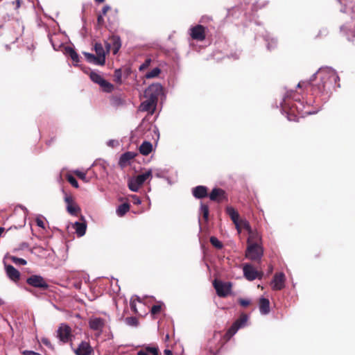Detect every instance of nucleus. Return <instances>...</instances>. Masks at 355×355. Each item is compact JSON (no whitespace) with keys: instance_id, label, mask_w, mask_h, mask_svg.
Returning <instances> with one entry per match:
<instances>
[{"instance_id":"f257e3e1","label":"nucleus","mask_w":355,"mask_h":355,"mask_svg":"<svg viewBox=\"0 0 355 355\" xmlns=\"http://www.w3.org/2000/svg\"><path fill=\"white\" fill-rule=\"evenodd\" d=\"M314 79L309 81H301L297 84L298 88L311 89L313 94H327L334 84L339 81L340 78L336 72L331 69H324L318 71L314 76Z\"/></svg>"},{"instance_id":"f03ea898","label":"nucleus","mask_w":355,"mask_h":355,"mask_svg":"<svg viewBox=\"0 0 355 355\" xmlns=\"http://www.w3.org/2000/svg\"><path fill=\"white\" fill-rule=\"evenodd\" d=\"M290 99H292L295 102H297L300 106L302 105V104L300 101V98L298 94L293 91L288 92L286 97L283 101V108L285 110H288V119L289 121H297V115L302 114V107H299L296 103L294 105H290V103L288 102Z\"/></svg>"},{"instance_id":"7ed1b4c3","label":"nucleus","mask_w":355,"mask_h":355,"mask_svg":"<svg viewBox=\"0 0 355 355\" xmlns=\"http://www.w3.org/2000/svg\"><path fill=\"white\" fill-rule=\"evenodd\" d=\"M152 177V171L148 170L142 174L137 175L128 182V187L132 191H138L139 188L149 178Z\"/></svg>"},{"instance_id":"20e7f679","label":"nucleus","mask_w":355,"mask_h":355,"mask_svg":"<svg viewBox=\"0 0 355 355\" xmlns=\"http://www.w3.org/2000/svg\"><path fill=\"white\" fill-rule=\"evenodd\" d=\"M263 254V248L258 243L248 244L245 252L246 258L254 261H260Z\"/></svg>"},{"instance_id":"39448f33","label":"nucleus","mask_w":355,"mask_h":355,"mask_svg":"<svg viewBox=\"0 0 355 355\" xmlns=\"http://www.w3.org/2000/svg\"><path fill=\"white\" fill-rule=\"evenodd\" d=\"M248 318V317L246 314L242 313L225 334L224 339L226 341L229 340L241 327L245 324Z\"/></svg>"},{"instance_id":"423d86ee","label":"nucleus","mask_w":355,"mask_h":355,"mask_svg":"<svg viewBox=\"0 0 355 355\" xmlns=\"http://www.w3.org/2000/svg\"><path fill=\"white\" fill-rule=\"evenodd\" d=\"M340 31L349 42L355 44V18L341 26Z\"/></svg>"},{"instance_id":"0eeeda50","label":"nucleus","mask_w":355,"mask_h":355,"mask_svg":"<svg viewBox=\"0 0 355 355\" xmlns=\"http://www.w3.org/2000/svg\"><path fill=\"white\" fill-rule=\"evenodd\" d=\"M89 77L94 83L99 85L104 92L110 93L113 91L114 85L105 80L100 74L92 71Z\"/></svg>"},{"instance_id":"6e6552de","label":"nucleus","mask_w":355,"mask_h":355,"mask_svg":"<svg viewBox=\"0 0 355 355\" xmlns=\"http://www.w3.org/2000/svg\"><path fill=\"white\" fill-rule=\"evenodd\" d=\"M162 91L163 87L160 84H152L145 90L144 96L146 98L157 102L158 97L162 94Z\"/></svg>"},{"instance_id":"1a4fd4ad","label":"nucleus","mask_w":355,"mask_h":355,"mask_svg":"<svg viewBox=\"0 0 355 355\" xmlns=\"http://www.w3.org/2000/svg\"><path fill=\"white\" fill-rule=\"evenodd\" d=\"M213 286L216 291V293L219 297H226L229 295L232 288L230 282H223L220 280L215 279Z\"/></svg>"},{"instance_id":"9d476101","label":"nucleus","mask_w":355,"mask_h":355,"mask_svg":"<svg viewBox=\"0 0 355 355\" xmlns=\"http://www.w3.org/2000/svg\"><path fill=\"white\" fill-rule=\"evenodd\" d=\"M73 336L71 327L64 323H62L57 330V337L63 343L69 342Z\"/></svg>"},{"instance_id":"9b49d317","label":"nucleus","mask_w":355,"mask_h":355,"mask_svg":"<svg viewBox=\"0 0 355 355\" xmlns=\"http://www.w3.org/2000/svg\"><path fill=\"white\" fill-rule=\"evenodd\" d=\"M243 275L248 281L261 279L263 272L257 270L251 264L246 263L243 267Z\"/></svg>"},{"instance_id":"f8f14e48","label":"nucleus","mask_w":355,"mask_h":355,"mask_svg":"<svg viewBox=\"0 0 355 355\" xmlns=\"http://www.w3.org/2000/svg\"><path fill=\"white\" fill-rule=\"evenodd\" d=\"M26 283L35 288L46 290L49 285L46 280L40 275H33L26 279Z\"/></svg>"},{"instance_id":"ddd939ff","label":"nucleus","mask_w":355,"mask_h":355,"mask_svg":"<svg viewBox=\"0 0 355 355\" xmlns=\"http://www.w3.org/2000/svg\"><path fill=\"white\" fill-rule=\"evenodd\" d=\"M191 37L196 41H203L206 37L205 27L202 25H196L190 28Z\"/></svg>"},{"instance_id":"4468645a","label":"nucleus","mask_w":355,"mask_h":355,"mask_svg":"<svg viewBox=\"0 0 355 355\" xmlns=\"http://www.w3.org/2000/svg\"><path fill=\"white\" fill-rule=\"evenodd\" d=\"M105 325V320L101 318H94L89 321V328L96 331V336H100L103 333V329Z\"/></svg>"},{"instance_id":"2eb2a0df","label":"nucleus","mask_w":355,"mask_h":355,"mask_svg":"<svg viewBox=\"0 0 355 355\" xmlns=\"http://www.w3.org/2000/svg\"><path fill=\"white\" fill-rule=\"evenodd\" d=\"M211 200L217 202H221L223 201H227V194L225 190L220 188H214L212 189L209 195Z\"/></svg>"},{"instance_id":"dca6fc26","label":"nucleus","mask_w":355,"mask_h":355,"mask_svg":"<svg viewBox=\"0 0 355 355\" xmlns=\"http://www.w3.org/2000/svg\"><path fill=\"white\" fill-rule=\"evenodd\" d=\"M110 40L112 44L105 42L106 52L109 53L112 49L113 54L116 55L121 46V40L118 36H112Z\"/></svg>"},{"instance_id":"f3484780","label":"nucleus","mask_w":355,"mask_h":355,"mask_svg":"<svg viewBox=\"0 0 355 355\" xmlns=\"http://www.w3.org/2000/svg\"><path fill=\"white\" fill-rule=\"evenodd\" d=\"M285 275L283 272L276 273L272 280V289L280 291L285 286Z\"/></svg>"},{"instance_id":"a211bd4d","label":"nucleus","mask_w":355,"mask_h":355,"mask_svg":"<svg viewBox=\"0 0 355 355\" xmlns=\"http://www.w3.org/2000/svg\"><path fill=\"white\" fill-rule=\"evenodd\" d=\"M157 103V102L150 98H147L146 101L141 103L139 110L142 112H148V113L153 114L156 109Z\"/></svg>"},{"instance_id":"6ab92c4d","label":"nucleus","mask_w":355,"mask_h":355,"mask_svg":"<svg viewBox=\"0 0 355 355\" xmlns=\"http://www.w3.org/2000/svg\"><path fill=\"white\" fill-rule=\"evenodd\" d=\"M137 153L134 152L128 151L122 154L120 157L119 164L121 167H125L130 164V162L136 156Z\"/></svg>"},{"instance_id":"aec40b11","label":"nucleus","mask_w":355,"mask_h":355,"mask_svg":"<svg viewBox=\"0 0 355 355\" xmlns=\"http://www.w3.org/2000/svg\"><path fill=\"white\" fill-rule=\"evenodd\" d=\"M7 276L13 282H17L20 279V272L11 265H5Z\"/></svg>"},{"instance_id":"412c9836","label":"nucleus","mask_w":355,"mask_h":355,"mask_svg":"<svg viewBox=\"0 0 355 355\" xmlns=\"http://www.w3.org/2000/svg\"><path fill=\"white\" fill-rule=\"evenodd\" d=\"M93 349L87 342H82L76 349V355H91L93 353Z\"/></svg>"},{"instance_id":"4be33fe9","label":"nucleus","mask_w":355,"mask_h":355,"mask_svg":"<svg viewBox=\"0 0 355 355\" xmlns=\"http://www.w3.org/2000/svg\"><path fill=\"white\" fill-rule=\"evenodd\" d=\"M193 196L197 199L208 196V188L205 186H197L192 189Z\"/></svg>"},{"instance_id":"5701e85b","label":"nucleus","mask_w":355,"mask_h":355,"mask_svg":"<svg viewBox=\"0 0 355 355\" xmlns=\"http://www.w3.org/2000/svg\"><path fill=\"white\" fill-rule=\"evenodd\" d=\"M259 308L263 315H266L270 312L269 300L265 297H261L259 300Z\"/></svg>"},{"instance_id":"b1692460","label":"nucleus","mask_w":355,"mask_h":355,"mask_svg":"<svg viewBox=\"0 0 355 355\" xmlns=\"http://www.w3.org/2000/svg\"><path fill=\"white\" fill-rule=\"evenodd\" d=\"M226 213L229 215L235 226H238L237 223L241 220L239 212L232 207H227Z\"/></svg>"},{"instance_id":"393cba45","label":"nucleus","mask_w":355,"mask_h":355,"mask_svg":"<svg viewBox=\"0 0 355 355\" xmlns=\"http://www.w3.org/2000/svg\"><path fill=\"white\" fill-rule=\"evenodd\" d=\"M94 49L96 53V55L105 64V51L103 49V45L99 42H96L94 46Z\"/></svg>"},{"instance_id":"a878e982","label":"nucleus","mask_w":355,"mask_h":355,"mask_svg":"<svg viewBox=\"0 0 355 355\" xmlns=\"http://www.w3.org/2000/svg\"><path fill=\"white\" fill-rule=\"evenodd\" d=\"M73 227L76 230V233L78 236H83L85 235L87 230V224L85 221L84 222H76L73 225Z\"/></svg>"},{"instance_id":"bb28decb","label":"nucleus","mask_w":355,"mask_h":355,"mask_svg":"<svg viewBox=\"0 0 355 355\" xmlns=\"http://www.w3.org/2000/svg\"><path fill=\"white\" fill-rule=\"evenodd\" d=\"M153 150V145L150 141H144L139 146V152L143 155H149Z\"/></svg>"},{"instance_id":"cd10ccee","label":"nucleus","mask_w":355,"mask_h":355,"mask_svg":"<svg viewBox=\"0 0 355 355\" xmlns=\"http://www.w3.org/2000/svg\"><path fill=\"white\" fill-rule=\"evenodd\" d=\"M84 55L86 58L87 60L90 63H93L101 66L104 65L103 62L99 59V58L97 55H94L92 53L86 52L84 53Z\"/></svg>"},{"instance_id":"c85d7f7f","label":"nucleus","mask_w":355,"mask_h":355,"mask_svg":"<svg viewBox=\"0 0 355 355\" xmlns=\"http://www.w3.org/2000/svg\"><path fill=\"white\" fill-rule=\"evenodd\" d=\"M84 55L86 58L87 60L90 63H93L101 66L104 65L103 62L99 59V58L97 55H94L92 53L86 52L84 53Z\"/></svg>"},{"instance_id":"c756f323","label":"nucleus","mask_w":355,"mask_h":355,"mask_svg":"<svg viewBox=\"0 0 355 355\" xmlns=\"http://www.w3.org/2000/svg\"><path fill=\"white\" fill-rule=\"evenodd\" d=\"M248 233L249 235L248 238V244L258 243V241L261 239L258 233L253 231L252 229H250Z\"/></svg>"},{"instance_id":"7c9ffc66","label":"nucleus","mask_w":355,"mask_h":355,"mask_svg":"<svg viewBox=\"0 0 355 355\" xmlns=\"http://www.w3.org/2000/svg\"><path fill=\"white\" fill-rule=\"evenodd\" d=\"M130 204L128 202L120 205L116 209L117 215L119 216H124L130 210Z\"/></svg>"},{"instance_id":"2f4dec72","label":"nucleus","mask_w":355,"mask_h":355,"mask_svg":"<svg viewBox=\"0 0 355 355\" xmlns=\"http://www.w3.org/2000/svg\"><path fill=\"white\" fill-rule=\"evenodd\" d=\"M237 224H238V226H236V228L238 230L239 233L241 232V229H244V230H247V232H248L249 230H250V229H252L249 222L245 219H241L238 222Z\"/></svg>"},{"instance_id":"473e14b6","label":"nucleus","mask_w":355,"mask_h":355,"mask_svg":"<svg viewBox=\"0 0 355 355\" xmlns=\"http://www.w3.org/2000/svg\"><path fill=\"white\" fill-rule=\"evenodd\" d=\"M67 210L70 214L77 216L80 211V208L74 202L73 204L67 205Z\"/></svg>"},{"instance_id":"72a5a7b5","label":"nucleus","mask_w":355,"mask_h":355,"mask_svg":"<svg viewBox=\"0 0 355 355\" xmlns=\"http://www.w3.org/2000/svg\"><path fill=\"white\" fill-rule=\"evenodd\" d=\"M200 211L202 214L203 219L207 222L209 219V209L207 205L202 203L200 205Z\"/></svg>"},{"instance_id":"f704fd0d","label":"nucleus","mask_w":355,"mask_h":355,"mask_svg":"<svg viewBox=\"0 0 355 355\" xmlns=\"http://www.w3.org/2000/svg\"><path fill=\"white\" fill-rule=\"evenodd\" d=\"M67 52L69 55L71 57V60L73 62H79V56L78 53L71 47L67 48Z\"/></svg>"},{"instance_id":"c9c22d12","label":"nucleus","mask_w":355,"mask_h":355,"mask_svg":"<svg viewBox=\"0 0 355 355\" xmlns=\"http://www.w3.org/2000/svg\"><path fill=\"white\" fill-rule=\"evenodd\" d=\"M161 72V70L160 69H159L158 67H155L154 68L153 70H151L150 71L148 72L146 75H145V77L147 78V79H150V78H155L157 76H159V74Z\"/></svg>"},{"instance_id":"e433bc0d","label":"nucleus","mask_w":355,"mask_h":355,"mask_svg":"<svg viewBox=\"0 0 355 355\" xmlns=\"http://www.w3.org/2000/svg\"><path fill=\"white\" fill-rule=\"evenodd\" d=\"M211 244L217 249H221L223 247V243L215 236L210 237Z\"/></svg>"},{"instance_id":"4c0bfd02","label":"nucleus","mask_w":355,"mask_h":355,"mask_svg":"<svg viewBox=\"0 0 355 355\" xmlns=\"http://www.w3.org/2000/svg\"><path fill=\"white\" fill-rule=\"evenodd\" d=\"M142 351L147 352L148 354H152V355H159V349L157 347H150L147 346L145 347L144 349Z\"/></svg>"},{"instance_id":"58836bf2","label":"nucleus","mask_w":355,"mask_h":355,"mask_svg":"<svg viewBox=\"0 0 355 355\" xmlns=\"http://www.w3.org/2000/svg\"><path fill=\"white\" fill-rule=\"evenodd\" d=\"M122 77V71L120 69H116L114 72V81L118 84H121Z\"/></svg>"},{"instance_id":"ea45409f","label":"nucleus","mask_w":355,"mask_h":355,"mask_svg":"<svg viewBox=\"0 0 355 355\" xmlns=\"http://www.w3.org/2000/svg\"><path fill=\"white\" fill-rule=\"evenodd\" d=\"M125 322L127 324L132 327H137L139 324V321L135 317H128L125 318Z\"/></svg>"},{"instance_id":"a19ab883","label":"nucleus","mask_w":355,"mask_h":355,"mask_svg":"<svg viewBox=\"0 0 355 355\" xmlns=\"http://www.w3.org/2000/svg\"><path fill=\"white\" fill-rule=\"evenodd\" d=\"M10 260L15 263V264H20V265H26L27 263V261L22 259V258H18L17 257H15V256H11L10 257Z\"/></svg>"},{"instance_id":"79ce46f5","label":"nucleus","mask_w":355,"mask_h":355,"mask_svg":"<svg viewBox=\"0 0 355 355\" xmlns=\"http://www.w3.org/2000/svg\"><path fill=\"white\" fill-rule=\"evenodd\" d=\"M67 181L75 188H78L79 185L76 179L71 175H67Z\"/></svg>"},{"instance_id":"37998d69","label":"nucleus","mask_w":355,"mask_h":355,"mask_svg":"<svg viewBox=\"0 0 355 355\" xmlns=\"http://www.w3.org/2000/svg\"><path fill=\"white\" fill-rule=\"evenodd\" d=\"M151 63V59L150 58H147L144 62L140 65V67H139V70L140 71H144L145 69H146L150 64Z\"/></svg>"},{"instance_id":"c03bdc74","label":"nucleus","mask_w":355,"mask_h":355,"mask_svg":"<svg viewBox=\"0 0 355 355\" xmlns=\"http://www.w3.org/2000/svg\"><path fill=\"white\" fill-rule=\"evenodd\" d=\"M74 174L80 180H83L84 182H87L88 180H87L86 177V173L80 171H74Z\"/></svg>"},{"instance_id":"a18cd8bd","label":"nucleus","mask_w":355,"mask_h":355,"mask_svg":"<svg viewBox=\"0 0 355 355\" xmlns=\"http://www.w3.org/2000/svg\"><path fill=\"white\" fill-rule=\"evenodd\" d=\"M162 309V305L161 304H155L151 307V314L156 315L158 314Z\"/></svg>"},{"instance_id":"49530a36","label":"nucleus","mask_w":355,"mask_h":355,"mask_svg":"<svg viewBox=\"0 0 355 355\" xmlns=\"http://www.w3.org/2000/svg\"><path fill=\"white\" fill-rule=\"evenodd\" d=\"M112 102L114 105L118 106L124 104L125 101L123 100L121 97L116 96L112 98Z\"/></svg>"},{"instance_id":"de8ad7c7","label":"nucleus","mask_w":355,"mask_h":355,"mask_svg":"<svg viewBox=\"0 0 355 355\" xmlns=\"http://www.w3.org/2000/svg\"><path fill=\"white\" fill-rule=\"evenodd\" d=\"M239 304L243 307H246L250 304V301L247 299H239Z\"/></svg>"},{"instance_id":"09e8293b","label":"nucleus","mask_w":355,"mask_h":355,"mask_svg":"<svg viewBox=\"0 0 355 355\" xmlns=\"http://www.w3.org/2000/svg\"><path fill=\"white\" fill-rule=\"evenodd\" d=\"M328 34V31L326 28H323L322 30H320L318 35H316V37H321L322 36H326Z\"/></svg>"},{"instance_id":"8fccbe9b","label":"nucleus","mask_w":355,"mask_h":355,"mask_svg":"<svg viewBox=\"0 0 355 355\" xmlns=\"http://www.w3.org/2000/svg\"><path fill=\"white\" fill-rule=\"evenodd\" d=\"M64 201L66 202L67 205H71V204L74 203L73 198V197L71 196H65Z\"/></svg>"},{"instance_id":"3c124183","label":"nucleus","mask_w":355,"mask_h":355,"mask_svg":"<svg viewBox=\"0 0 355 355\" xmlns=\"http://www.w3.org/2000/svg\"><path fill=\"white\" fill-rule=\"evenodd\" d=\"M36 224L38 227L44 229V223L42 219L37 218L35 220Z\"/></svg>"},{"instance_id":"603ef678","label":"nucleus","mask_w":355,"mask_h":355,"mask_svg":"<svg viewBox=\"0 0 355 355\" xmlns=\"http://www.w3.org/2000/svg\"><path fill=\"white\" fill-rule=\"evenodd\" d=\"M111 9V7L108 5H105L102 8V11H101V15H105L107 14V12L110 10Z\"/></svg>"},{"instance_id":"864d4df0","label":"nucleus","mask_w":355,"mask_h":355,"mask_svg":"<svg viewBox=\"0 0 355 355\" xmlns=\"http://www.w3.org/2000/svg\"><path fill=\"white\" fill-rule=\"evenodd\" d=\"M104 24V19L102 15H99L97 17V25L101 26Z\"/></svg>"},{"instance_id":"5fc2aeb1","label":"nucleus","mask_w":355,"mask_h":355,"mask_svg":"<svg viewBox=\"0 0 355 355\" xmlns=\"http://www.w3.org/2000/svg\"><path fill=\"white\" fill-rule=\"evenodd\" d=\"M24 355H41L40 354L35 352L34 351L26 350L23 352Z\"/></svg>"},{"instance_id":"6e6d98bb","label":"nucleus","mask_w":355,"mask_h":355,"mask_svg":"<svg viewBox=\"0 0 355 355\" xmlns=\"http://www.w3.org/2000/svg\"><path fill=\"white\" fill-rule=\"evenodd\" d=\"M132 198H133V203L134 204H135V205L141 204V200L139 199V198L138 196H133Z\"/></svg>"},{"instance_id":"4d7b16f0","label":"nucleus","mask_w":355,"mask_h":355,"mask_svg":"<svg viewBox=\"0 0 355 355\" xmlns=\"http://www.w3.org/2000/svg\"><path fill=\"white\" fill-rule=\"evenodd\" d=\"M130 308L131 309L135 312V313H137V308H136V304L135 302H130Z\"/></svg>"},{"instance_id":"13d9d810","label":"nucleus","mask_w":355,"mask_h":355,"mask_svg":"<svg viewBox=\"0 0 355 355\" xmlns=\"http://www.w3.org/2000/svg\"><path fill=\"white\" fill-rule=\"evenodd\" d=\"M164 355H173V352H172V351H171V350H170V349H165V350L164 351Z\"/></svg>"},{"instance_id":"bf43d9fd","label":"nucleus","mask_w":355,"mask_h":355,"mask_svg":"<svg viewBox=\"0 0 355 355\" xmlns=\"http://www.w3.org/2000/svg\"><path fill=\"white\" fill-rule=\"evenodd\" d=\"M42 343H43L44 345H45L46 346L50 345V342H49V340L47 338H43L42 339Z\"/></svg>"},{"instance_id":"052dcab7","label":"nucleus","mask_w":355,"mask_h":355,"mask_svg":"<svg viewBox=\"0 0 355 355\" xmlns=\"http://www.w3.org/2000/svg\"><path fill=\"white\" fill-rule=\"evenodd\" d=\"M13 3H15L16 5V8H19L20 7V0H15V1L12 2Z\"/></svg>"},{"instance_id":"680f3d73","label":"nucleus","mask_w":355,"mask_h":355,"mask_svg":"<svg viewBox=\"0 0 355 355\" xmlns=\"http://www.w3.org/2000/svg\"><path fill=\"white\" fill-rule=\"evenodd\" d=\"M137 355H149L147 354V352H145V351H139L137 352Z\"/></svg>"},{"instance_id":"e2e57ef3","label":"nucleus","mask_w":355,"mask_h":355,"mask_svg":"<svg viewBox=\"0 0 355 355\" xmlns=\"http://www.w3.org/2000/svg\"><path fill=\"white\" fill-rule=\"evenodd\" d=\"M4 231H5V228L0 227V236H1L3 232H4Z\"/></svg>"},{"instance_id":"0e129e2a","label":"nucleus","mask_w":355,"mask_h":355,"mask_svg":"<svg viewBox=\"0 0 355 355\" xmlns=\"http://www.w3.org/2000/svg\"><path fill=\"white\" fill-rule=\"evenodd\" d=\"M209 352L212 354V355H215L216 354V352H214L211 349H209Z\"/></svg>"},{"instance_id":"69168bd1","label":"nucleus","mask_w":355,"mask_h":355,"mask_svg":"<svg viewBox=\"0 0 355 355\" xmlns=\"http://www.w3.org/2000/svg\"><path fill=\"white\" fill-rule=\"evenodd\" d=\"M96 2H98V3H103L105 1V0H94Z\"/></svg>"},{"instance_id":"338daca9","label":"nucleus","mask_w":355,"mask_h":355,"mask_svg":"<svg viewBox=\"0 0 355 355\" xmlns=\"http://www.w3.org/2000/svg\"><path fill=\"white\" fill-rule=\"evenodd\" d=\"M3 304V301L1 298H0V306Z\"/></svg>"},{"instance_id":"774afa93","label":"nucleus","mask_w":355,"mask_h":355,"mask_svg":"<svg viewBox=\"0 0 355 355\" xmlns=\"http://www.w3.org/2000/svg\"><path fill=\"white\" fill-rule=\"evenodd\" d=\"M168 339H169V335L166 334V340H168Z\"/></svg>"}]
</instances>
